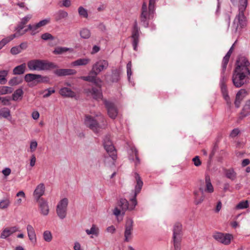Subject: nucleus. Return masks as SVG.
<instances>
[{
    "mask_svg": "<svg viewBox=\"0 0 250 250\" xmlns=\"http://www.w3.org/2000/svg\"><path fill=\"white\" fill-rule=\"evenodd\" d=\"M134 177L136 181V185L135 188L134 196L130 199L132 203V205L129 207V204L127 200L125 198H121L117 203V206L113 210V214L116 216H118L120 214L124 215L126 210L129 209L132 210L134 209L137 205L136 196L140 193L143 185V182L141 180L139 174L135 172Z\"/></svg>",
    "mask_w": 250,
    "mask_h": 250,
    "instance_id": "1",
    "label": "nucleus"
},
{
    "mask_svg": "<svg viewBox=\"0 0 250 250\" xmlns=\"http://www.w3.org/2000/svg\"><path fill=\"white\" fill-rule=\"evenodd\" d=\"M155 0H144L140 16L142 25L146 28L148 27L149 20L153 17L155 11Z\"/></svg>",
    "mask_w": 250,
    "mask_h": 250,
    "instance_id": "2",
    "label": "nucleus"
},
{
    "mask_svg": "<svg viewBox=\"0 0 250 250\" xmlns=\"http://www.w3.org/2000/svg\"><path fill=\"white\" fill-rule=\"evenodd\" d=\"M96 118L95 119L90 115H85L84 119L85 125L95 133H98L100 128L106 125L105 119L101 113L97 114Z\"/></svg>",
    "mask_w": 250,
    "mask_h": 250,
    "instance_id": "3",
    "label": "nucleus"
},
{
    "mask_svg": "<svg viewBox=\"0 0 250 250\" xmlns=\"http://www.w3.org/2000/svg\"><path fill=\"white\" fill-rule=\"evenodd\" d=\"M250 75L234 70L232 80L233 85L240 87L249 82Z\"/></svg>",
    "mask_w": 250,
    "mask_h": 250,
    "instance_id": "4",
    "label": "nucleus"
},
{
    "mask_svg": "<svg viewBox=\"0 0 250 250\" xmlns=\"http://www.w3.org/2000/svg\"><path fill=\"white\" fill-rule=\"evenodd\" d=\"M182 226L180 223H176L173 229V242L175 250H181V241L182 236Z\"/></svg>",
    "mask_w": 250,
    "mask_h": 250,
    "instance_id": "5",
    "label": "nucleus"
},
{
    "mask_svg": "<svg viewBox=\"0 0 250 250\" xmlns=\"http://www.w3.org/2000/svg\"><path fill=\"white\" fill-rule=\"evenodd\" d=\"M234 70L250 75V62L248 59L244 56H240L237 60Z\"/></svg>",
    "mask_w": 250,
    "mask_h": 250,
    "instance_id": "6",
    "label": "nucleus"
},
{
    "mask_svg": "<svg viewBox=\"0 0 250 250\" xmlns=\"http://www.w3.org/2000/svg\"><path fill=\"white\" fill-rule=\"evenodd\" d=\"M228 80L227 76L225 74H221L220 81V86L223 97L226 102V103L229 107H230L231 102L230 97L228 94V89L226 85V82Z\"/></svg>",
    "mask_w": 250,
    "mask_h": 250,
    "instance_id": "7",
    "label": "nucleus"
},
{
    "mask_svg": "<svg viewBox=\"0 0 250 250\" xmlns=\"http://www.w3.org/2000/svg\"><path fill=\"white\" fill-rule=\"evenodd\" d=\"M68 204L67 198H64L58 204L56 208L57 215L61 219L65 218L67 213V208Z\"/></svg>",
    "mask_w": 250,
    "mask_h": 250,
    "instance_id": "8",
    "label": "nucleus"
},
{
    "mask_svg": "<svg viewBox=\"0 0 250 250\" xmlns=\"http://www.w3.org/2000/svg\"><path fill=\"white\" fill-rule=\"evenodd\" d=\"M109 63L107 61L100 60L93 65L90 73L98 75L101 71L106 69Z\"/></svg>",
    "mask_w": 250,
    "mask_h": 250,
    "instance_id": "9",
    "label": "nucleus"
},
{
    "mask_svg": "<svg viewBox=\"0 0 250 250\" xmlns=\"http://www.w3.org/2000/svg\"><path fill=\"white\" fill-rule=\"evenodd\" d=\"M131 38L132 40V45L134 50L137 51V45L139 42L140 29L136 21H135L131 32Z\"/></svg>",
    "mask_w": 250,
    "mask_h": 250,
    "instance_id": "10",
    "label": "nucleus"
},
{
    "mask_svg": "<svg viewBox=\"0 0 250 250\" xmlns=\"http://www.w3.org/2000/svg\"><path fill=\"white\" fill-rule=\"evenodd\" d=\"M213 237L217 241L224 244L228 245L230 243L231 239L232 237V235L229 233L224 234L221 232H215Z\"/></svg>",
    "mask_w": 250,
    "mask_h": 250,
    "instance_id": "11",
    "label": "nucleus"
},
{
    "mask_svg": "<svg viewBox=\"0 0 250 250\" xmlns=\"http://www.w3.org/2000/svg\"><path fill=\"white\" fill-rule=\"evenodd\" d=\"M104 103L109 116L112 119H115L118 115V111L114 104L108 101H105Z\"/></svg>",
    "mask_w": 250,
    "mask_h": 250,
    "instance_id": "12",
    "label": "nucleus"
},
{
    "mask_svg": "<svg viewBox=\"0 0 250 250\" xmlns=\"http://www.w3.org/2000/svg\"><path fill=\"white\" fill-rule=\"evenodd\" d=\"M107 153L108 155H105L104 156V163L107 166L111 167L112 166H114L117 157L116 151Z\"/></svg>",
    "mask_w": 250,
    "mask_h": 250,
    "instance_id": "13",
    "label": "nucleus"
},
{
    "mask_svg": "<svg viewBox=\"0 0 250 250\" xmlns=\"http://www.w3.org/2000/svg\"><path fill=\"white\" fill-rule=\"evenodd\" d=\"M120 72L118 69L112 71V74H105L104 75L105 81L107 82H117L120 79Z\"/></svg>",
    "mask_w": 250,
    "mask_h": 250,
    "instance_id": "14",
    "label": "nucleus"
},
{
    "mask_svg": "<svg viewBox=\"0 0 250 250\" xmlns=\"http://www.w3.org/2000/svg\"><path fill=\"white\" fill-rule=\"evenodd\" d=\"M103 145L107 153L116 151L109 136H106L104 139Z\"/></svg>",
    "mask_w": 250,
    "mask_h": 250,
    "instance_id": "15",
    "label": "nucleus"
},
{
    "mask_svg": "<svg viewBox=\"0 0 250 250\" xmlns=\"http://www.w3.org/2000/svg\"><path fill=\"white\" fill-rule=\"evenodd\" d=\"M133 221L132 219H128L126 221L125 229V241L128 242L131 234V232L133 229Z\"/></svg>",
    "mask_w": 250,
    "mask_h": 250,
    "instance_id": "16",
    "label": "nucleus"
},
{
    "mask_svg": "<svg viewBox=\"0 0 250 250\" xmlns=\"http://www.w3.org/2000/svg\"><path fill=\"white\" fill-rule=\"evenodd\" d=\"M54 73L59 77H61L74 75L76 73V71L72 69H58L54 71Z\"/></svg>",
    "mask_w": 250,
    "mask_h": 250,
    "instance_id": "17",
    "label": "nucleus"
},
{
    "mask_svg": "<svg viewBox=\"0 0 250 250\" xmlns=\"http://www.w3.org/2000/svg\"><path fill=\"white\" fill-rule=\"evenodd\" d=\"M58 67V65L55 63L41 60L40 70H49Z\"/></svg>",
    "mask_w": 250,
    "mask_h": 250,
    "instance_id": "18",
    "label": "nucleus"
},
{
    "mask_svg": "<svg viewBox=\"0 0 250 250\" xmlns=\"http://www.w3.org/2000/svg\"><path fill=\"white\" fill-rule=\"evenodd\" d=\"M38 202L41 213L43 215H47L48 214L49 211V208L47 201L44 200L43 198H41L38 200Z\"/></svg>",
    "mask_w": 250,
    "mask_h": 250,
    "instance_id": "19",
    "label": "nucleus"
},
{
    "mask_svg": "<svg viewBox=\"0 0 250 250\" xmlns=\"http://www.w3.org/2000/svg\"><path fill=\"white\" fill-rule=\"evenodd\" d=\"M247 94V91L244 89H241L238 92L236 95V98L234 102L235 105L237 108H238L240 106L241 102Z\"/></svg>",
    "mask_w": 250,
    "mask_h": 250,
    "instance_id": "20",
    "label": "nucleus"
},
{
    "mask_svg": "<svg viewBox=\"0 0 250 250\" xmlns=\"http://www.w3.org/2000/svg\"><path fill=\"white\" fill-rule=\"evenodd\" d=\"M45 191V186L43 183H41L38 185L34 190V195L38 201L41 199V197L43 195Z\"/></svg>",
    "mask_w": 250,
    "mask_h": 250,
    "instance_id": "21",
    "label": "nucleus"
},
{
    "mask_svg": "<svg viewBox=\"0 0 250 250\" xmlns=\"http://www.w3.org/2000/svg\"><path fill=\"white\" fill-rule=\"evenodd\" d=\"M236 21L238 22L237 26L239 25L241 28H243L246 25V20L244 12H239L238 15H237L235 19L234 23Z\"/></svg>",
    "mask_w": 250,
    "mask_h": 250,
    "instance_id": "22",
    "label": "nucleus"
},
{
    "mask_svg": "<svg viewBox=\"0 0 250 250\" xmlns=\"http://www.w3.org/2000/svg\"><path fill=\"white\" fill-rule=\"evenodd\" d=\"M28 68L31 70H40L41 60H33L27 63Z\"/></svg>",
    "mask_w": 250,
    "mask_h": 250,
    "instance_id": "23",
    "label": "nucleus"
},
{
    "mask_svg": "<svg viewBox=\"0 0 250 250\" xmlns=\"http://www.w3.org/2000/svg\"><path fill=\"white\" fill-rule=\"evenodd\" d=\"M27 231L29 240L33 243H35L37 241L36 235L33 227L30 225L27 226Z\"/></svg>",
    "mask_w": 250,
    "mask_h": 250,
    "instance_id": "24",
    "label": "nucleus"
},
{
    "mask_svg": "<svg viewBox=\"0 0 250 250\" xmlns=\"http://www.w3.org/2000/svg\"><path fill=\"white\" fill-rule=\"evenodd\" d=\"M87 93H90L93 98L96 100L101 99L102 97L101 88L98 89L95 87H92L91 89H88Z\"/></svg>",
    "mask_w": 250,
    "mask_h": 250,
    "instance_id": "25",
    "label": "nucleus"
},
{
    "mask_svg": "<svg viewBox=\"0 0 250 250\" xmlns=\"http://www.w3.org/2000/svg\"><path fill=\"white\" fill-rule=\"evenodd\" d=\"M60 94L63 97L73 98L76 96L75 93L68 87L62 88Z\"/></svg>",
    "mask_w": 250,
    "mask_h": 250,
    "instance_id": "26",
    "label": "nucleus"
},
{
    "mask_svg": "<svg viewBox=\"0 0 250 250\" xmlns=\"http://www.w3.org/2000/svg\"><path fill=\"white\" fill-rule=\"evenodd\" d=\"M224 174L226 177L231 180V181H234L237 177V174L234 171L233 168L224 169Z\"/></svg>",
    "mask_w": 250,
    "mask_h": 250,
    "instance_id": "27",
    "label": "nucleus"
},
{
    "mask_svg": "<svg viewBox=\"0 0 250 250\" xmlns=\"http://www.w3.org/2000/svg\"><path fill=\"white\" fill-rule=\"evenodd\" d=\"M1 117L7 119L9 122L12 123V116L9 108L3 107L0 109V118Z\"/></svg>",
    "mask_w": 250,
    "mask_h": 250,
    "instance_id": "28",
    "label": "nucleus"
},
{
    "mask_svg": "<svg viewBox=\"0 0 250 250\" xmlns=\"http://www.w3.org/2000/svg\"><path fill=\"white\" fill-rule=\"evenodd\" d=\"M68 16L67 12L60 10L55 14V19L57 21H60L62 19H66Z\"/></svg>",
    "mask_w": 250,
    "mask_h": 250,
    "instance_id": "29",
    "label": "nucleus"
},
{
    "mask_svg": "<svg viewBox=\"0 0 250 250\" xmlns=\"http://www.w3.org/2000/svg\"><path fill=\"white\" fill-rule=\"evenodd\" d=\"M73 51L72 48H67L66 47L58 46L55 48L53 53L56 55H61L67 51L72 52Z\"/></svg>",
    "mask_w": 250,
    "mask_h": 250,
    "instance_id": "30",
    "label": "nucleus"
},
{
    "mask_svg": "<svg viewBox=\"0 0 250 250\" xmlns=\"http://www.w3.org/2000/svg\"><path fill=\"white\" fill-rule=\"evenodd\" d=\"M25 69L26 64L23 63L15 67L13 70V73L14 75H21L25 72Z\"/></svg>",
    "mask_w": 250,
    "mask_h": 250,
    "instance_id": "31",
    "label": "nucleus"
},
{
    "mask_svg": "<svg viewBox=\"0 0 250 250\" xmlns=\"http://www.w3.org/2000/svg\"><path fill=\"white\" fill-rule=\"evenodd\" d=\"M250 114V100L246 102L241 112L242 117H244Z\"/></svg>",
    "mask_w": 250,
    "mask_h": 250,
    "instance_id": "32",
    "label": "nucleus"
},
{
    "mask_svg": "<svg viewBox=\"0 0 250 250\" xmlns=\"http://www.w3.org/2000/svg\"><path fill=\"white\" fill-rule=\"evenodd\" d=\"M205 182H206V187L205 189V191L206 192H208V193H212L214 191L213 187L211 183L210 179L209 176H206L205 177Z\"/></svg>",
    "mask_w": 250,
    "mask_h": 250,
    "instance_id": "33",
    "label": "nucleus"
},
{
    "mask_svg": "<svg viewBox=\"0 0 250 250\" xmlns=\"http://www.w3.org/2000/svg\"><path fill=\"white\" fill-rule=\"evenodd\" d=\"M40 77H41V75L29 73V74H27L25 75L24 80L26 82H30L33 81H34V80H35L37 82L38 78H40Z\"/></svg>",
    "mask_w": 250,
    "mask_h": 250,
    "instance_id": "34",
    "label": "nucleus"
},
{
    "mask_svg": "<svg viewBox=\"0 0 250 250\" xmlns=\"http://www.w3.org/2000/svg\"><path fill=\"white\" fill-rule=\"evenodd\" d=\"M90 62V59L87 58L79 59L72 62L73 66L85 65Z\"/></svg>",
    "mask_w": 250,
    "mask_h": 250,
    "instance_id": "35",
    "label": "nucleus"
},
{
    "mask_svg": "<svg viewBox=\"0 0 250 250\" xmlns=\"http://www.w3.org/2000/svg\"><path fill=\"white\" fill-rule=\"evenodd\" d=\"M23 82V79L20 77H14L11 79L8 84L11 86H15Z\"/></svg>",
    "mask_w": 250,
    "mask_h": 250,
    "instance_id": "36",
    "label": "nucleus"
},
{
    "mask_svg": "<svg viewBox=\"0 0 250 250\" xmlns=\"http://www.w3.org/2000/svg\"><path fill=\"white\" fill-rule=\"evenodd\" d=\"M23 94V90L21 88L17 89L12 94V100L17 101L18 99H21Z\"/></svg>",
    "mask_w": 250,
    "mask_h": 250,
    "instance_id": "37",
    "label": "nucleus"
},
{
    "mask_svg": "<svg viewBox=\"0 0 250 250\" xmlns=\"http://www.w3.org/2000/svg\"><path fill=\"white\" fill-rule=\"evenodd\" d=\"M9 71L7 70H0V84H4L7 82L6 76L8 75Z\"/></svg>",
    "mask_w": 250,
    "mask_h": 250,
    "instance_id": "38",
    "label": "nucleus"
},
{
    "mask_svg": "<svg viewBox=\"0 0 250 250\" xmlns=\"http://www.w3.org/2000/svg\"><path fill=\"white\" fill-rule=\"evenodd\" d=\"M16 35H11L9 37H7L4 39H3L0 42V50L7 43L12 41L15 38H16Z\"/></svg>",
    "mask_w": 250,
    "mask_h": 250,
    "instance_id": "39",
    "label": "nucleus"
},
{
    "mask_svg": "<svg viewBox=\"0 0 250 250\" xmlns=\"http://www.w3.org/2000/svg\"><path fill=\"white\" fill-rule=\"evenodd\" d=\"M13 91V88L6 86H0V95L11 93Z\"/></svg>",
    "mask_w": 250,
    "mask_h": 250,
    "instance_id": "40",
    "label": "nucleus"
},
{
    "mask_svg": "<svg viewBox=\"0 0 250 250\" xmlns=\"http://www.w3.org/2000/svg\"><path fill=\"white\" fill-rule=\"evenodd\" d=\"M87 234H93L95 236H98L99 234V229L95 225H92V227L90 229H87L85 230Z\"/></svg>",
    "mask_w": 250,
    "mask_h": 250,
    "instance_id": "41",
    "label": "nucleus"
},
{
    "mask_svg": "<svg viewBox=\"0 0 250 250\" xmlns=\"http://www.w3.org/2000/svg\"><path fill=\"white\" fill-rule=\"evenodd\" d=\"M97 75H98L94 74L92 81L91 83H94L96 86L99 87V88H101L103 82L100 78L97 77Z\"/></svg>",
    "mask_w": 250,
    "mask_h": 250,
    "instance_id": "42",
    "label": "nucleus"
},
{
    "mask_svg": "<svg viewBox=\"0 0 250 250\" xmlns=\"http://www.w3.org/2000/svg\"><path fill=\"white\" fill-rule=\"evenodd\" d=\"M81 37L83 39H88L91 36V33L89 29L83 28L80 32Z\"/></svg>",
    "mask_w": 250,
    "mask_h": 250,
    "instance_id": "43",
    "label": "nucleus"
},
{
    "mask_svg": "<svg viewBox=\"0 0 250 250\" xmlns=\"http://www.w3.org/2000/svg\"><path fill=\"white\" fill-rule=\"evenodd\" d=\"M78 12L80 16L87 18L88 16L87 10L83 6H80L78 9Z\"/></svg>",
    "mask_w": 250,
    "mask_h": 250,
    "instance_id": "44",
    "label": "nucleus"
},
{
    "mask_svg": "<svg viewBox=\"0 0 250 250\" xmlns=\"http://www.w3.org/2000/svg\"><path fill=\"white\" fill-rule=\"evenodd\" d=\"M131 150L132 151L133 155L135 156V166H137L138 165L140 164V160L138 157V151L137 150V149L134 147H131Z\"/></svg>",
    "mask_w": 250,
    "mask_h": 250,
    "instance_id": "45",
    "label": "nucleus"
},
{
    "mask_svg": "<svg viewBox=\"0 0 250 250\" xmlns=\"http://www.w3.org/2000/svg\"><path fill=\"white\" fill-rule=\"evenodd\" d=\"M248 5V0H239V11L244 12Z\"/></svg>",
    "mask_w": 250,
    "mask_h": 250,
    "instance_id": "46",
    "label": "nucleus"
},
{
    "mask_svg": "<svg viewBox=\"0 0 250 250\" xmlns=\"http://www.w3.org/2000/svg\"><path fill=\"white\" fill-rule=\"evenodd\" d=\"M229 58L230 57H229L228 55H225V56L223 58L222 61V72L221 74H225V71L226 69Z\"/></svg>",
    "mask_w": 250,
    "mask_h": 250,
    "instance_id": "47",
    "label": "nucleus"
},
{
    "mask_svg": "<svg viewBox=\"0 0 250 250\" xmlns=\"http://www.w3.org/2000/svg\"><path fill=\"white\" fill-rule=\"evenodd\" d=\"M43 239L47 242H50L52 239V235L49 230H45L43 233Z\"/></svg>",
    "mask_w": 250,
    "mask_h": 250,
    "instance_id": "48",
    "label": "nucleus"
},
{
    "mask_svg": "<svg viewBox=\"0 0 250 250\" xmlns=\"http://www.w3.org/2000/svg\"><path fill=\"white\" fill-rule=\"evenodd\" d=\"M24 27V24H23L21 22H20V23L18 25L17 28H16L17 30V32L15 34H14L13 35H16V37H18L22 35L23 34H21V33L22 32L23 30H22Z\"/></svg>",
    "mask_w": 250,
    "mask_h": 250,
    "instance_id": "49",
    "label": "nucleus"
},
{
    "mask_svg": "<svg viewBox=\"0 0 250 250\" xmlns=\"http://www.w3.org/2000/svg\"><path fill=\"white\" fill-rule=\"evenodd\" d=\"M12 235V233H11L10 231L9 230L8 228H5L4 229L3 231H2L1 234H0V238L3 239H5Z\"/></svg>",
    "mask_w": 250,
    "mask_h": 250,
    "instance_id": "50",
    "label": "nucleus"
},
{
    "mask_svg": "<svg viewBox=\"0 0 250 250\" xmlns=\"http://www.w3.org/2000/svg\"><path fill=\"white\" fill-rule=\"evenodd\" d=\"M248 201H245L240 202L239 204L237 205L236 206V209H244L248 207Z\"/></svg>",
    "mask_w": 250,
    "mask_h": 250,
    "instance_id": "51",
    "label": "nucleus"
},
{
    "mask_svg": "<svg viewBox=\"0 0 250 250\" xmlns=\"http://www.w3.org/2000/svg\"><path fill=\"white\" fill-rule=\"evenodd\" d=\"M41 39L44 40H54L55 38L51 34L49 33H45L42 35Z\"/></svg>",
    "mask_w": 250,
    "mask_h": 250,
    "instance_id": "52",
    "label": "nucleus"
},
{
    "mask_svg": "<svg viewBox=\"0 0 250 250\" xmlns=\"http://www.w3.org/2000/svg\"><path fill=\"white\" fill-rule=\"evenodd\" d=\"M44 92H46L45 94L43 96V98H47L49 97L52 94L54 93L55 92V90L53 88H47L43 91Z\"/></svg>",
    "mask_w": 250,
    "mask_h": 250,
    "instance_id": "53",
    "label": "nucleus"
},
{
    "mask_svg": "<svg viewBox=\"0 0 250 250\" xmlns=\"http://www.w3.org/2000/svg\"><path fill=\"white\" fill-rule=\"evenodd\" d=\"M10 204V201L8 199H6L0 202V208L4 209L7 208Z\"/></svg>",
    "mask_w": 250,
    "mask_h": 250,
    "instance_id": "54",
    "label": "nucleus"
},
{
    "mask_svg": "<svg viewBox=\"0 0 250 250\" xmlns=\"http://www.w3.org/2000/svg\"><path fill=\"white\" fill-rule=\"evenodd\" d=\"M94 74H91L90 71L89 72V75L87 76H82L80 77V79L83 80L85 81H87L88 82H90L92 81V78L93 77Z\"/></svg>",
    "mask_w": 250,
    "mask_h": 250,
    "instance_id": "55",
    "label": "nucleus"
},
{
    "mask_svg": "<svg viewBox=\"0 0 250 250\" xmlns=\"http://www.w3.org/2000/svg\"><path fill=\"white\" fill-rule=\"evenodd\" d=\"M49 22H50L49 19H44V20H43L40 21L38 23H37L36 26L39 27L43 26L46 25L47 24H48Z\"/></svg>",
    "mask_w": 250,
    "mask_h": 250,
    "instance_id": "56",
    "label": "nucleus"
},
{
    "mask_svg": "<svg viewBox=\"0 0 250 250\" xmlns=\"http://www.w3.org/2000/svg\"><path fill=\"white\" fill-rule=\"evenodd\" d=\"M126 69H127V77H128V80H129L130 78V76L132 75L131 62H129L127 63V65H126Z\"/></svg>",
    "mask_w": 250,
    "mask_h": 250,
    "instance_id": "57",
    "label": "nucleus"
},
{
    "mask_svg": "<svg viewBox=\"0 0 250 250\" xmlns=\"http://www.w3.org/2000/svg\"><path fill=\"white\" fill-rule=\"evenodd\" d=\"M20 49V48H19L18 46H14L11 49L10 52L13 55H17L21 52Z\"/></svg>",
    "mask_w": 250,
    "mask_h": 250,
    "instance_id": "58",
    "label": "nucleus"
},
{
    "mask_svg": "<svg viewBox=\"0 0 250 250\" xmlns=\"http://www.w3.org/2000/svg\"><path fill=\"white\" fill-rule=\"evenodd\" d=\"M192 161L194 162V165L196 167H199L201 165V162L198 156L194 157L192 159Z\"/></svg>",
    "mask_w": 250,
    "mask_h": 250,
    "instance_id": "59",
    "label": "nucleus"
},
{
    "mask_svg": "<svg viewBox=\"0 0 250 250\" xmlns=\"http://www.w3.org/2000/svg\"><path fill=\"white\" fill-rule=\"evenodd\" d=\"M71 2L70 0H63L62 1V5L61 7H69L71 6Z\"/></svg>",
    "mask_w": 250,
    "mask_h": 250,
    "instance_id": "60",
    "label": "nucleus"
},
{
    "mask_svg": "<svg viewBox=\"0 0 250 250\" xmlns=\"http://www.w3.org/2000/svg\"><path fill=\"white\" fill-rule=\"evenodd\" d=\"M1 101L3 105H9L10 104V99L6 97H2Z\"/></svg>",
    "mask_w": 250,
    "mask_h": 250,
    "instance_id": "61",
    "label": "nucleus"
},
{
    "mask_svg": "<svg viewBox=\"0 0 250 250\" xmlns=\"http://www.w3.org/2000/svg\"><path fill=\"white\" fill-rule=\"evenodd\" d=\"M37 142L36 141H32L30 143V148L31 152L34 151L37 147Z\"/></svg>",
    "mask_w": 250,
    "mask_h": 250,
    "instance_id": "62",
    "label": "nucleus"
},
{
    "mask_svg": "<svg viewBox=\"0 0 250 250\" xmlns=\"http://www.w3.org/2000/svg\"><path fill=\"white\" fill-rule=\"evenodd\" d=\"M31 15H28L24 18H23L21 20V22L24 24V25L27 23V22L29 21V20L31 18Z\"/></svg>",
    "mask_w": 250,
    "mask_h": 250,
    "instance_id": "63",
    "label": "nucleus"
},
{
    "mask_svg": "<svg viewBox=\"0 0 250 250\" xmlns=\"http://www.w3.org/2000/svg\"><path fill=\"white\" fill-rule=\"evenodd\" d=\"M11 170L10 168H8V167L5 168L2 171V174L5 176H7L9 175L11 173Z\"/></svg>",
    "mask_w": 250,
    "mask_h": 250,
    "instance_id": "64",
    "label": "nucleus"
}]
</instances>
